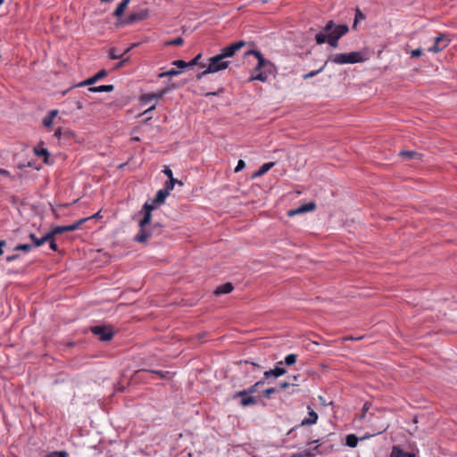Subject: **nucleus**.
I'll return each mask as SVG.
<instances>
[{
    "instance_id": "9d476101",
    "label": "nucleus",
    "mask_w": 457,
    "mask_h": 457,
    "mask_svg": "<svg viewBox=\"0 0 457 457\" xmlns=\"http://www.w3.org/2000/svg\"><path fill=\"white\" fill-rule=\"evenodd\" d=\"M450 39L445 35H440L435 38L434 45L428 51L432 53H439L448 46Z\"/></svg>"
},
{
    "instance_id": "4be33fe9",
    "label": "nucleus",
    "mask_w": 457,
    "mask_h": 457,
    "mask_svg": "<svg viewBox=\"0 0 457 457\" xmlns=\"http://www.w3.org/2000/svg\"><path fill=\"white\" fill-rule=\"evenodd\" d=\"M239 397L241 398L240 405L242 407H247V406H250V405H254L258 402L256 397L252 396L250 395H246L239 396Z\"/></svg>"
},
{
    "instance_id": "603ef678",
    "label": "nucleus",
    "mask_w": 457,
    "mask_h": 457,
    "mask_svg": "<svg viewBox=\"0 0 457 457\" xmlns=\"http://www.w3.org/2000/svg\"><path fill=\"white\" fill-rule=\"evenodd\" d=\"M411 57H420L422 55V50L421 48L414 49L411 52Z\"/></svg>"
},
{
    "instance_id": "aec40b11",
    "label": "nucleus",
    "mask_w": 457,
    "mask_h": 457,
    "mask_svg": "<svg viewBox=\"0 0 457 457\" xmlns=\"http://www.w3.org/2000/svg\"><path fill=\"white\" fill-rule=\"evenodd\" d=\"M390 457H415V455L413 453L404 452L399 445H394Z\"/></svg>"
},
{
    "instance_id": "a18cd8bd",
    "label": "nucleus",
    "mask_w": 457,
    "mask_h": 457,
    "mask_svg": "<svg viewBox=\"0 0 457 457\" xmlns=\"http://www.w3.org/2000/svg\"><path fill=\"white\" fill-rule=\"evenodd\" d=\"M291 457H313L310 450H305L300 453H294Z\"/></svg>"
},
{
    "instance_id": "13d9d810",
    "label": "nucleus",
    "mask_w": 457,
    "mask_h": 457,
    "mask_svg": "<svg viewBox=\"0 0 457 457\" xmlns=\"http://www.w3.org/2000/svg\"><path fill=\"white\" fill-rule=\"evenodd\" d=\"M54 136L55 137H57L58 139H60V138H61V137H62V129H61V128H58V129L54 131Z\"/></svg>"
},
{
    "instance_id": "0e129e2a",
    "label": "nucleus",
    "mask_w": 457,
    "mask_h": 457,
    "mask_svg": "<svg viewBox=\"0 0 457 457\" xmlns=\"http://www.w3.org/2000/svg\"><path fill=\"white\" fill-rule=\"evenodd\" d=\"M100 217V211L97 212L96 213H95L94 215L90 216V217H87V220H91V219H94V218H99Z\"/></svg>"
},
{
    "instance_id": "423d86ee",
    "label": "nucleus",
    "mask_w": 457,
    "mask_h": 457,
    "mask_svg": "<svg viewBox=\"0 0 457 457\" xmlns=\"http://www.w3.org/2000/svg\"><path fill=\"white\" fill-rule=\"evenodd\" d=\"M149 16L148 9H142L137 12H131L126 19L116 23L117 26L131 25L136 22L146 20Z\"/></svg>"
},
{
    "instance_id": "5701e85b",
    "label": "nucleus",
    "mask_w": 457,
    "mask_h": 457,
    "mask_svg": "<svg viewBox=\"0 0 457 457\" xmlns=\"http://www.w3.org/2000/svg\"><path fill=\"white\" fill-rule=\"evenodd\" d=\"M114 89L113 85H102L88 87V91L92 93L112 92Z\"/></svg>"
},
{
    "instance_id": "8fccbe9b",
    "label": "nucleus",
    "mask_w": 457,
    "mask_h": 457,
    "mask_svg": "<svg viewBox=\"0 0 457 457\" xmlns=\"http://www.w3.org/2000/svg\"><path fill=\"white\" fill-rule=\"evenodd\" d=\"M174 188L173 181H168L165 182L164 190H167V192L170 194V192Z\"/></svg>"
},
{
    "instance_id": "a211bd4d",
    "label": "nucleus",
    "mask_w": 457,
    "mask_h": 457,
    "mask_svg": "<svg viewBox=\"0 0 457 457\" xmlns=\"http://www.w3.org/2000/svg\"><path fill=\"white\" fill-rule=\"evenodd\" d=\"M29 238L32 240L33 244V247H38V246H41L43 244H45L46 242H47L48 240L52 239L53 237L49 232H47L45 236H43L42 237L40 238H37L35 234L33 233H30L29 234Z\"/></svg>"
},
{
    "instance_id": "09e8293b",
    "label": "nucleus",
    "mask_w": 457,
    "mask_h": 457,
    "mask_svg": "<svg viewBox=\"0 0 457 457\" xmlns=\"http://www.w3.org/2000/svg\"><path fill=\"white\" fill-rule=\"evenodd\" d=\"M276 392V388L275 387H270V388H267L265 389L262 394L265 397H270L272 394H274Z\"/></svg>"
},
{
    "instance_id": "e433bc0d",
    "label": "nucleus",
    "mask_w": 457,
    "mask_h": 457,
    "mask_svg": "<svg viewBox=\"0 0 457 457\" xmlns=\"http://www.w3.org/2000/svg\"><path fill=\"white\" fill-rule=\"evenodd\" d=\"M33 248V245L30 244H20L14 247L15 251H22L25 253L29 252Z\"/></svg>"
},
{
    "instance_id": "c9c22d12",
    "label": "nucleus",
    "mask_w": 457,
    "mask_h": 457,
    "mask_svg": "<svg viewBox=\"0 0 457 457\" xmlns=\"http://www.w3.org/2000/svg\"><path fill=\"white\" fill-rule=\"evenodd\" d=\"M296 360H297V354L290 353L286 356L283 363H285L287 366H291L296 362Z\"/></svg>"
},
{
    "instance_id": "a878e982",
    "label": "nucleus",
    "mask_w": 457,
    "mask_h": 457,
    "mask_svg": "<svg viewBox=\"0 0 457 457\" xmlns=\"http://www.w3.org/2000/svg\"><path fill=\"white\" fill-rule=\"evenodd\" d=\"M256 72L258 73L255 75L253 74L249 79V81L259 80L261 82H266L268 80V70H265L264 71H257Z\"/></svg>"
},
{
    "instance_id": "37998d69",
    "label": "nucleus",
    "mask_w": 457,
    "mask_h": 457,
    "mask_svg": "<svg viewBox=\"0 0 457 457\" xmlns=\"http://www.w3.org/2000/svg\"><path fill=\"white\" fill-rule=\"evenodd\" d=\"M156 207L152 203L145 202L142 207V212H152L153 210H154Z\"/></svg>"
},
{
    "instance_id": "0eeeda50",
    "label": "nucleus",
    "mask_w": 457,
    "mask_h": 457,
    "mask_svg": "<svg viewBox=\"0 0 457 457\" xmlns=\"http://www.w3.org/2000/svg\"><path fill=\"white\" fill-rule=\"evenodd\" d=\"M91 332L101 341H110L113 337V329L111 326L96 325L90 328Z\"/></svg>"
},
{
    "instance_id": "ddd939ff",
    "label": "nucleus",
    "mask_w": 457,
    "mask_h": 457,
    "mask_svg": "<svg viewBox=\"0 0 457 457\" xmlns=\"http://www.w3.org/2000/svg\"><path fill=\"white\" fill-rule=\"evenodd\" d=\"M315 40L318 45H322L327 42L331 47L337 48L338 46L339 39H337V37H328L326 36L325 33L320 32L316 34Z\"/></svg>"
},
{
    "instance_id": "4468645a",
    "label": "nucleus",
    "mask_w": 457,
    "mask_h": 457,
    "mask_svg": "<svg viewBox=\"0 0 457 457\" xmlns=\"http://www.w3.org/2000/svg\"><path fill=\"white\" fill-rule=\"evenodd\" d=\"M315 208H316V204L314 202H309L307 204H303L300 205L299 207H297L295 209L289 210L287 212V215L292 217V216H295L297 214L314 211Z\"/></svg>"
},
{
    "instance_id": "49530a36",
    "label": "nucleus",
    "mask_w": 457,
    "mask_h": 457,
    "mask_svg": "<svg viewBox=\"0 0 457 457\" xmlns=\"http://www.w3.org/2000/svg\"><path fill=\"white\" fill-rule=\"evenodd\" d=\"M245 162L243 160H239L234 171L236 173L239 172V171L243 170L245 169Z\"/></svg>"
},
{
    "instance_id": "72a5a7b5",
    "label": "nucleus",
    "mask_w": 457,
    "mask_h": 457,
    "mask_svg": "<svg viewBox=\"0 0 457 457\" xmlns=\"http://www.w3.org/2000/svg\"><path fill=\"white\" fill-rule=\"evenodd\" d=\"M139 372H150L153 374L158 375L161 378H166L167 375L169 374V371H162V370H140L137 371Z\"/></svg>"
},
{
    "instance_id": "de8ad7c7",
    "label": "nucleus",
    "mask_w": 457,
    "mask_h": 457,
    "mask_svg": "<svg viewBox=\"0 0 457 457\" xmlns=\"http://www.w3.org/2000/svg\"><path fill=\"white\" fill-rule=\"evenodd\" d=\"M225 91L224 87H220L216 92H208V93H205L204 96L206 97L210 96H220V94H222L223 92Z\"/></svg>"
},
{
    "instance_id": "f704fd0d",
    "label": "nucleus",
    "mask_w": 457,
    "mask_h": 457,
    "mask_svg": "<svg viewBox=\"0 0 457 457\" xmlns=\"http://www.w3.org/2000/svg\"><path fill=\"white\" fill-rule=\"evenodd\" d=\"M181 71L176 69H170L167 71L162 72L158 75L159 78H164V77H174L180 73Z\"/></svg>"
},
{
    "instance_id": "680f3d73",
    "label": "nucleus",
    "mask_w": 457,
    "mask_h": 457,
    "mask_svg": "<svg viewBox=\"0 0 457 457\" xmlns=\"http://www.w3.org/2000/svg\"><path fill=\"white\" fill-rule=\"evenodd\" d=\"M169 179H170V181H173L174 186L176 183H178L179 185H183V183L181 181H179L178 179H174L173 176L171 178H170Z\"/></svg>"
},
{
    "instance_id": "2eb2a0df",
    "label": "nucleus",
    "mask_w": 457,
    "mask_h": 457,
    "mask_svg": "<svg viewBox=\"0 0 457 457\" xmlns=\"http://www.w3.org/2000/svg\"><path fill=\"white\" fill-rule=\"evenodd\" d=\"M108 74L107 71L104 69L100 70L97 73H96L94 76L87 79L86 80L79 82L77 87H84V86H92L99 79L106 77Z\"/></svg>"
},
{
    "instance_id": "412c9836",
    "label": "nucleus",
    "mask_w": 457,
    "mask_h": 457,
    "mask_svg": "<svg viewBox=\"0 0 457 457\" xmlns=\"http://www.w3.org/2000/svg\"><path fill=\"white\" fill-rule=\"evenodd\" d=\"M234 289V287L231 283L228 282L223 285L219 286L215 290L214 294L216 295H220L224 294H228Z\"/></svg>"
},
{
    "instance_id": "f3484780",
    "label": "nucleus",
    "mask_w": 457,
    "mask_h": 457,
    "mask_svg": "<svg viewBox=\"0 0 457 457\" xmlns=\"http://www.w3.org/2000/svg\"><path fill=\"white\" fill-rule=\"evenodd\" d=\"M308 410H309V412H308V417L303 419L301 423L298 425L299 426H310V425H313V424H316L317 420H318V414L312 409V407L309 405L308 406ZM297 426L295 428H296Z\"/></svg>"
},
{
    "instance_id": "b1692460",
    "label": "nucleus",
    "mask_w": 457,
    "mask_h": 457,
    "mask_svg": "<svg viewBox=\"0 0 457 457\" xmlns=\"http://www.w3.org/2000/svg\"><path fill=\"white\" fill-rule=\"evenodd\" d=\"M274 162H266L264 164H262L259 170L254 172V174L253 175V178H256V177H260V176H262L264 175L266 172H268L273 166H274Z\"/></svg>"
},
{
    "instance_id": "7c9ffc66",
    "label": "nucleus",
    "mask_w": 457,
    "mask_h": 457,
    "mask_svg": "<svg viewBox=\"0 0 457 457\" xmlns=\"http://www.w3.org/2000/svg\"><path fill=\"white\" fill-rule=\"evenodd\" d=\"M364 19H365V15L362 13V12L359 8H356L355 9L354 20H353V29H356L357 24L359 23V21H363Z\"/></svg>"
},
{
    "instance_id": "c03bdc74",
    "label": "nucleus",
    "mask_w": 457,
    "mask_h": 457,
    "mask_svg": "<svg viewBox=\"0 0 457 457\" xmlns=\"http://www.w3.org/2000/svg\"><path fill=\"white\" fill-rule=\"evenodd\" d=\"M120 59H121V61H120L119 62H117V63L115 64V66H114V70H119V69L122 68V67H123V66H125V64H126L127 62H129V57H126V58H123V57H122V58H120Z\"/></svg>"
},
{
    "instance_id": "5fc2aeb1",
    "label": "nucleus",
    "mask_w": 457,
    "mask_h": 457,
    "mask_svg": "<svg viewBox=\"0 0 457 457\" xmlns=\"http://www.w3.org/2000/svg\"><path fill=\"white\" fill-rule=\"evenodd\" d=\"M162 172L170 179L173 176L172 170L169 166H165Z\"/></svg>"
},
{
    "instance_id": "79ce46f5",
    "label": "nucleus",
    "mask_w": 457,
    "mask_h": 457,
    "mask_svg": "<svg viewBox=\"0 0 457 457\" xmlns=\"http://www.w3.org/2000/svg\"><path fill=\"white\" fill-rule=\"evenodd\" d=\"M46 457H68L66 451H56L48 453Z\"/></svg>"
},
{
    "instance_id": "bb28decb",
    "label": "nucleus",
    "mask_w": 457,
    "mask_h": 457,
    "mask_svg": "<svg viewBox=\"0 0 457 457\" xmlns=\"http://www.w3.org/2000/svg\"><path fill=\"white\" fill-rule=\"evenodd\" d=\"M58 111L57 110H52L50 111L43 119V125L45 127H50L53 124V120L54 117L57 115Z\"/></svg>"
},
{
    "instance_id": "39448f33",
    "label": "nucleus",
    "mask_w": 457,
    "mask_h": 457,
    "mask_svg": "<svg viewBox=\"0 0 457 457\" xmlns=\"http://www.w3.org/2000/svg\"><path fill=\"white\" fill-rule=\"evenodd\" d=\"M254 55L257 59V65L253 69V72L257 71H261V69L264 68L269 71L270 73L272 72V70L275 69L274 64L264 58L263 54L258 50H249L245 53V55Z\"/></svg>"
},
{
    "instance_id": "bf43d9fd",
    "label": "nucleus",
    "mask_w": 457,
    "mask_h": 457,
    "mask_svg": "<svg viewBox=\"0 0 457 457\" xmlns=\"http://www.w3.org/2000/svg\"><path fill=\"white\" fill-rule=\"evenodd\" d=\"M6 245L5 240H0V255L4 253L3 248Z\"/></svg>"
},
{
    "instance_id": "f03ea898",
    "label": "nucleus",
    "mask_w": 457,
    "mask_h": 457,
    "mask_svg": "<svg viewBox=\"0 0 457 457\" xmlns=\"http://www.w3.org/2000/svg\"><path fill=\"white\" fill-rule=\"evenodd\" d=\"M209 63L205 67V70L196 75L197 79H201L203 77L210 73H215L223 70H226L228 65V61H224L220 54H217L209 58Z\"/></svg>"
},
{
    "instance_id": "2f4dec72",
    "label": "nucleus",
    "mask_w": 457,
    "mask_h": 457,
    "mask_svg": "<svg viewBox=\"0 0 457 457\" xmlns=\"http://www.w3.org/2000/svg\"><path fill=\"white\" fill-rule=\"evenodd\" d=\"M130 48L126 49L122 54H116V49L112 48L109 52V57L112 60H117L122 58L127 53H129Z\"/></svg>"
},
{
    "instance_id": "f257e3e1",
    "label": "nucleus",
    "mask_w": 457,
    "mask_h": 457,
    "mask_svg": "<svg viewBox=\"0 0 457 457\" xmlns=\"http://www.w3.org/2000/svg\"><path fill=\"white\" fill-rule=\"evenodd\" d=\"M163 227L160 223H154V225H149L142 228H139L138 233L134 237V241L137 243L145 244L150 238L154 237H158L162 234Z\"/></svg>"
},
{
    "instance_id": "20e7f679",
    "label": "nucleus",
    "mask_w": 457,
    "mask_h": 457,
    "mask_svg": "<svg viewBox=\"0 0 457 457\" xmlns=\"http://www.w3.org/2000/svg\"><path fill=\"white\" fill-rule=\"evenodd\" d=\"M349 31V27L346 24H338L337 25L333 21H329L326 23L320 32L326 34L328 37H337V39H340L343 36L347 34Z\"/></svg>"
},
{
    "instance_id": "ea45409f",
    "label": "nucleus",
    "mask_w": 457,
    "mask_h": 457,
    "mask_svg": "<svg viewBox=\"0 0 457 457\" xmlns=\"http://www.w3.org/2000/svg\"><path fill=\"white\" fill-rule=\"evenodd\" d=\"M172 65L179 68V69H186V68H188L190 67L189 64H188V62H185L183 60H176V61H173L172 62Z\"/></svg>"
},
{
    "instance_id": "69168bd1",
    "label": "nucleus",
    "mask_w": 457,
    "mask_h": 457,
    "mask_svg": "<svg viewBox=\"0 0 457 457\" xmlns=\"http://www.w3.org/2000/svg\"><path fill=\"white\" fill-rule=\"evenodd\" d=\"M76 106L78 109H82L83 108V104L80 102V101H77L76 102Z\"/></svg>"
},
{
    "instance_id": "58836bf2",
    "label": "nucleus",
    "mask_w": 457,
    "mask_h": 457,
    "mask_svg": "<svg viewBox=\"0 0 457 457\" xmlns=\"http://www.w3.org/2000/svg\"><path fill=\"white\" fill-rule=\"evenodd\" d=\"M202 58V54H198L191 61L188 62L190 67L199 64L202 68L206 67L204 63H200L199 60Z\"/></svg>"
},
{
    "instance_id": "6e6552de",
    "label": "nucleus",
    "mask_w": 457,
    "mask_h": 457,
    "mask_svg": "<svg viewBox=\"0 0 457 457\" xmlns=\"http://www.w3.org/2000/svg\"><path fill=\"white\" fill-rule=\"evenodd\" d=\"M244 46H245V42L241 40V41H237V42H234L232 44H230L229 46L222 48L220 50V56L223 58V59H226V58H228V57H232L235 55V54L240 50Z\"/></svg>"
},
{
    "instance_id": "4d7b16f0",
    "label": "nucleus",
    "mask_w": 457,
    "mask_h": 457,
    "mask_svg": "<svg viewBox=\"0 0 457 457\" xmlns=\"http://www.w3.org/2000/svg\"><path fill=\"white\" fill-rule=\"evenodd\" d=\"M156 108V105L155 104H153L151 105L148 109H146L145 111H144L140 116H145L146 114H148L150 112L154 111V109Z\"/></svg>"
},
{
    "instance_id": "4c0bfd02",
    "label": "nucleus",
    "mask_w": 457,
    "mask_h": 457,
    "mask_svg": "<svg viewBox=\"0 0 457 457\" xmlns=\"http://www.w3.org/2000/svg\"><path fill=\"white\" fill-rule=\"evenodd\" d=\"M168 195H169V193L167 192V190H164L163 188H162V189L157 191L155 196L158 198V200L161 201V203L164 204L165 203V199H166V197Z\"/></svg>"
},
{
    "instance_id": "052dcab7",
    "label": "nucleus",
    "mask_w": 457,
    "mask_h": 457,
    "mask_svg": "<svg viewBox=\"0 0 457 457\" xmlns=\"http://www.w3.org/2000/svg\"><path fill=\"white\" fill-rule=\"evenodd\" d=\"M151 203H152L154 205H155V207H156V206H158V205H160V204H162V203H161V201H160V200H158V198H157L156 196L152 200V202H151Z\"/></svg>"
},
{
    "instance_id": "7ed1b4c3",
    "label": "nucleus",
    "mask_w": 457,
    "mask_h": 457,
    "mask_svg": "<svg viewBox=\"0 0 457 457\" xmlns=\"http://www.w3.org/2000/svg\"><path fill=\"white\" fill-rule=\"evenodd\" d=\"M365 54L361 52H351L348 54H336L328 58V61L336 64L358 63L366 61Z\"/></svg>"
},
{
    "instance_id": "338daca9",
    "label": "nucleus",
    "mask_w": 457,
    "mask_h": 457,
    "mask_svg": "<svg viewBox=\"0 0 457 457\" xmlns=\"http://www.w3.org/2000/svg\"><path fill=\"white\" fill-rule=\"evenodd\" d=\"M0 174L2 175H9V171L4 169H0Z\"/></svg>"
},
{
    "instance_id": "393cba45",
    "label": "nucleus",
    "mask_w": 457,
    "mask_h": 457,
    "mask_svg": "<svg viewBox=\"0 0 457 457\" xmlns=\"http://www.w3.org/2000/svg\"><path fill=\"white\" fill-rule=\"evenodd\" d=\"M140 213H143V218L139 220L138 227L143 228V227L149 226L151 224L152 212H149V211L142 212L141 210Z\"/></svg>"
},
{
    "instance_id": "9b49d317",
    "label": "nucleus",
    "mask_w": 457,
    "mask_h": 457,
    "mask_svg": "<svg viewBox=\"0 0 457 457\" xmlns=\"http://www.w3.org/2000/svg\"><path fill=\"white\" fill-rule=\"evenodd\" d=\"M168 88H165L158 92L144 94L140 96L139 101L142 104H148L153 100H161L168 92Z\"/></svg>"
},
{
    "instance_id": "864d4df0",
    "label": "nucleus",
    "mask_w": 457,
    "mask_h": 457,
    "mask_svg": "<svg viewBox=\"0 0 457 457\" xmlns=\"http://www.w3.org/2000/svg\"><path fill=\"white\" fill-rule=\"evenodd\" d=\"M47 242H49V246H50V249L53 250V251H57L58 250V246L54 241V237L48 240Z\"/></svg>"
},
{
    "instance_id": "c85d7f7f",
    "label": "nucleus",
    "mask_w": 457,
    "mask_h": 457,
    "mask_svg": "<svg viewBox=\"0 0 457 457\" xmlns=\"http://www.w3.org/2000/svg\"><path fill=\"white\" fill-rule=\"evenodd\" d=\"M400 155L403 157H405L407 159H419L420 160L422 157V154L415 152V151H409V150H403L400 152Z\"/></svg>"
},
{
    "instance_id": "c756f323",
    "label": "nucleus",
    "mask_w": 457,
    "mask_h": 457,
    "mask_svg": "<svg viewBox=\"0 0 457 457\" xmlns=\"http://www.w3.org/2000/svg\"><path fill=\"white\" fill-rule=\"evenodd\" d=\"M359 438L354 434H349L345 437V445L351 448L358 445Z\"/></svg>"
},
{
    "instance_id": "e2e57ef3",
    "label": "nucleus",
    "mask_w": 457,
    "mask_h": 457,
    "mask_svg": "<svg viewBox=\"0 0 457 457\" xmlns=\"http://www.w3.org/2000/svg\"><path fill=\"white\" fill-rule=\"evenodd\" d=\"M299 375H295L292 377H289V379L292 380V382L296 383L298 381Z\"/></svg>"
},
{
    "instance_id": "f8f14e48",
    "label": "nucleus",
    "mask_w": 457,
    "mask_h": 457,
    "mask_svg": "<svg viewBox=\"0 0 457 457\" xmlns=\"http://www.w3.org/2000/svg\"><path fill=\"white\" fill-rule=\"evenodd\" d=\"M264 383H265V379L264 378L260 380V381H257L256 383H254L250 387L235 393L232 395V399L235 400V399L238 398V396H244V395H252V394L255 393L261 386H262L264 385Z\"/></svg>"
},
{
    "instance_id": "774afa93",
    "label": "nucleus",
    "mask_w": 457,
    "mask_h": 457,
    "mask_svg": "<svg viewBox=\"0 0 457 457\" xmlns=\"http://www.w3.org/2000/svg\"><path fill=\"white\" fill-rule=\"evenodd\" d=\"M369 408H370V407H369V404H368V403H366L363 405V407H362V411H363V412L367 411L369 410Z\"/></svg>"
},
{
    "instance_id": "6e6d98bb",
    "label": "nucleus",
    "mask_w": 457,
    "mask_h": 457,
    "mask_svg": "<svg viewBox=\"0 0 457 457\" xmlns=\"http://www.w3.org/2000/svg\"><path fill=\"white\" fill-rule=\"evenodd\" d=\"M19 257H20V254L15 253V254H12V255H8L5 260H6L7 262H12L14 260H17Z\"/></svg>"
},
{
    "instance_id": "3c124183",
    "label": "nucleus",
    "mask_w": 457,
    "mask_h": 457,
    "mask_svg": "<svg viewBox=\"0 0 457 457\" xmlns=\"http://www.w3.org/2000/svg\"><path fill=\"white\" fill-rule=\"evenodd\" d=\"M289 386H297V383L294 382H282L279 384V389L283 390L287 388Z\"/></svg>"
},
{
    "instance_id": "6ab92c4d",
    "label": "nucleus",
    "mask_w": 457,
    "mask_h": 457,
    "mask_svg": "<svg viewBox=\"0 0 457 457\" xmlns=\"http://www.w3.org/2000/svg\"><path fill=\"white\" fill-rule=\"evenodd\" d=\"M43 145L44 143L41 142L40 144H38L35 148H34V153L37 156H43L44 157V162L45 163H47L48 162V159H49V156H50V153L48 152V150L46 148H44L43 147Z\"/></svg>"
},
{
    "instance_id": "1a4fd4ad",
    "label": "nucleus",
    "mask_w": 457,
    "mask_h": 457,
    "mask_svg": "<svg viewBox=\"0 0 457 457\" xmlns=\"http://www.w3.org/2000/svg\"><path fill=\"white\" fill-rule=\"evenodd\" d=\"M87 219H80L78 221L74 222L73 224L71 225H67V226H57L55 228H54L50 233L52 235V237H54L55 235H58V234H62L63 232H69V231H74L78 228H80V226L85 222L87 221Z\"/></svg>"
},
{
    "instance_id": "cd10ccee",
    "label": "nucleus",
    "mask_w": 457,
    "mask_h": 457,
    "mask_svg": "<svg viewBox=\"0 0 457 457\" xmlns=\"http://www.w3.org/2000/svg\"><path fill=\"white\" fill-rule=\"evenodd\" d=\"M128 0H122L114 10L113 15L118 18L121 17L128 7Z\"/></svg>"
},
{
    "instance_id": "dca6fc26",
    "label": "nucleus",
    "mask_w": 457,
    "mask_h": 457,
    "mask_svg": "<svg viewBox=\"0 0 457 457\" xmlns=\"http://www.w3.org/2000/svg\"><path fill=\"white\" fill-rule=\"evenodd\" d=\"M282 365H283V361H278L274 369H271V370L264 372L263 378L266 380V379L270 378L271 376H273L275 378H278V377L286 374L287 370L285 368L282 367Z\"/></svg>"
},
{
    "instance_id": "a19ab883",
    "label": "nucleus",
    "mask_w": 457,
    "mask_h": 457,
    "mask_svg": "<svg viewBox=\"0 0 457 457\" xmlns=\"http://www.w3.org/2000/svg\"><path fill=\"white\" fill-rule=\"evenodd\" d=\"M184 43V39L181 37L167 41L165 46H181Z\"/></svg>"
},
{
    "instance_id": "473e14b6",
    "label": "nucleus",
    "mask_w": 457,
    "mask_h": 457,
    "mask_svg": "<svg viewBox=\"0 0 457 457\" xmlns=\"http://www.w3.org/2000/svg\"><path fill=\"white\" fill-rule=\"evenodd\" d=\"M327 62H325V63L320 69H318L316 71H310V72H308L306 74H303V79H308L315 77L316 75H318L319 73H320L324 70Z\"/></svg>"
}]
</instances>
